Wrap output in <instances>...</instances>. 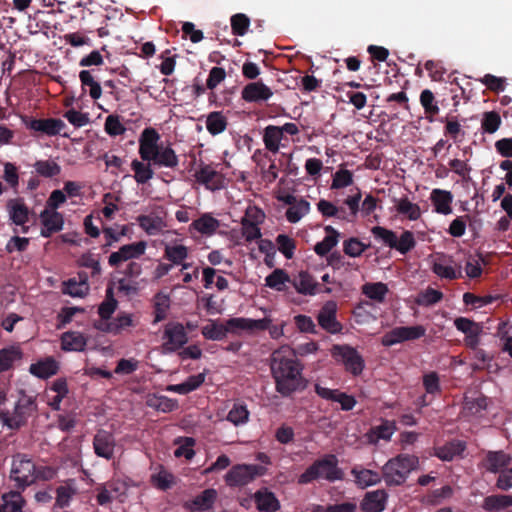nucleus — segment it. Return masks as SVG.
I'll return each instance as SVG.
<instances>
[{"label": "nucleus", "instance_id": "obj_33", "mask_svg": "<svg viewBox=\"0 0 512 512\" xmlns=\"http://www.w3.org/2000/svg\"><path fill=\"white\" fill-rule=\"evenodd\" d=\"M324 230L327 235L314 247L315 253L319 256L327 255L332 250V248L337 245L340 235L339 232L330 225L326 226Z\"/></svg>", "mask_w": 512, "mask_h": 512}, {"label": "nucleus", "instance_id": "obj_50", "mask_svg": "<svg viewBox=\"0 0 512 512\" xmlns=\"http://www.w3.org/2000/svg\"><path fill=\"white\" fill-rule=\"evenodd\" d=\"M502 124L500 114L496 111H487L483 113L481 119V129L483 133L494 134Z\"/></svg>", "mask_w": 512, "mask_h": 512}, {"label": "nucleus", "instance_id": "obj_14", "mask_svg": "<svg viewBox=\"0 0 512 512\" xmlns=\"http://www.w3.org/2000/svg\"><path fill=\"white\" fill-rule=\"evenodd\" d=\"M273 96V91L262 81L246 84L241 91V98L247 103L267 102Z\"/></svg>", "mask_w": 512, "mask_h": 512}, {"label": "nucleus", "instance_id": "obj_7", "mask_svg": "<svg viewBox=\"0 0 512 512\" xmlns=\"http://www.w3.org/2000/svg\"><path fill=\"white\" fill-rule=\"evenodd\" d=\"M265 469L255 464L234 465L225 475V483L229 487H241L252 482L257 476L263 475Z\"/></svg>", "mask_w": 512, "mask_h": 512}, {"label": "nucleus", "instance_id": "obj_56", "mask_svg": "<svg viewBox=\"0 0 512 512\" xmlns=\"http://www.w3.org/2000/svg\"><path fill=\"white\" fill-rule=\"evenodd\" d=\"M79 266L91 269V276L98 277L101 275L102 269L99 261V256L91 252L81 255L78 260Z\"/></svg>", "mask_w": 512, "mask_h": 512}, {"label": "nucleus", "instance_id": "obj_36", "mask_svg": "<svg viewBox=\"0 0 512 512\" xmlns=\"http://www.w3.org/2000/svg\"><path fill=\"white\" fill-rule=\"evenodd\" d=\"M219 221L212 217L210 214H203L198 219L194 220L191 224V228L195 229L203 235H213L219 228Z\"/></svg>", "mask_w": 512, "mask_h": 512}, {"label": "nucleus", "instance_id": "obj_37", "mask_svg": "<svg viewBox=\"0 0 512 512\" xmlns=\"http://www.w3.org/2000/svg\"><path fill=\"white\" fill-rule=\"evenodd\" d=\"M10 219L15 225L23 226L29 220L28 207L17 200H10L7 205Z\"/></svg>", "mask_w": 512, "mask_h": 512}, {"label": "nucleus", "instance_id": "obj_52", "mask_svg": "<svg viewBox=\"0 0 512 512\" xmlns=\"http://www.w3.org/2000/svg\"><path fill=\"white\" fill-rule=\"evenodd\" d=\"M79 79L82 88L89 87V95L92 99L97 100L102 95V88L100 84L94 79L91 72L88 70H82L79 73Z\"/></svg>", "mask_w": 512, "mask_h": 512}, {"label": "nucleus", "instance_id": "obj_35", "mask_svg": "<svg viewBox=\"0 0 512 512\" xmlns=\"http://www.w3.org/2000/svg\"><path fill=\"white\" fill-rule=\"evenodd\" d=\"M395 430V423L385 420L382 424L371 428L366 436L369 443L376 442L379 439L389 441Z\"/></svg>", "mask_w": 512, "mask_h": 512}, {"label": "nucleus", "instance_id": "obj_53", "mask_svg": "<svg viewBox=\"0 0 512 512\" xmlns=\"http://www.w3.org/2000/svg\"><path fill=\"white\" fill-rule=\"evenodd\" d=\"M36 172L45 178H52L61 172V167L55 161L51 160H38L34 163Z\"/></svg>", "mask_w": 512, "mask_h": 512}, {"label": "nucleus", "instance_id": "obj_11", "mask_svg": "<svg viewBox=\"0 0 512 512\" xmlns=\"http://www.w3.org/2000/svg\"><path fill=\"white\" fill-rule=\"evenodd\" d=\"M145 241H138L123 245L118 251L112 252L108 257V264L111 267H118L122 262L140 258L146 250Z\"/></svg>", "mask_w": 512, "mask_h": 512}, {"label": "nucleus", "instance_id": "obj_54", "mask_svg": "<svg viewBox=\"0 0 512 512\" xmlns=\"http://www.w3.org/2000/svg\"><path fill=\"white\" fill-rule=\"evenodd\" d=\"M420 103L427 117L432 119L439 113V107L437 105V102L435 101V96L431 90L425 89L421 92Z\"/></svg>", "mask_w": 512, "mask_h": 512}, {"label": "nucleus", "instance_id": "obj_27", "mask_svg": "<svg viewBox=\"0 0 512 512\" xmlns=\"http://www.w3.org/2000/svg\"><path fill=\"white\" fill-rule=\"evenodd\" d=\"M146 162H152L155 166L158 167H166V168H175L178 166L179 159L176 155L175 151L167 146H160L156 152H154Z\"/></svg>", "mask_w": 512, "mask_h": 512}, {"label": "nucleus", "instance_id": "obj_62", "mask_svg": "<svg viewBox=\"0 0 512 512\" xmlns=\"http://www.w3.org/2000/svg\"><path fill=\"white\" fill-rule=\"evenodd\" d=\"M276 243L278 245V250L285 256V258H293L294 250L296 249V243L294 239L286 234H279L276 237Z\"/></svg>", "mask_w": 512, "mask_h": 512}, {"label": "nucleus", "instance_id": "obj_21", "mask_svg": "<svg viewBox=\"0 0 512 512\" xmlns=\"http://www.w3.org/2000/svg\"><path fill=\"white\" fill-rule=\"evenodd\" d=\"M59 362L53 356H47L32 363L29 372L39 379H48L59 371Z\"/></svg>", "mask_w": 512, "mask_h": 512}, {"label": "nucleus", "instance_id": "obj_22", "mask_svg": "<svg viewBox=\"0 0 512 512\" xmlns=\"http://www.w3.org/2000/svg\"><path fill=\"white\" fill-rule=\"evenodd\" d=\"M218 493L214 488H208L202 491L192 500L184 503V508L191 511H207L213 508Z\"/></svg>", "mask_w": 512, "mask_h": 512}, {"label": "nucleus", "instance_id": "obj_24", "mask_svg": "<svg viewBox=\"0 0 512 512\" xmlns=\"http://www.w3.org/2000/svg\"><path fill=\"white\" fill-rule=\"evenodd\" d=\"M388 494L384 489L369 491L360 503L363 512H382L385 509Z\"/></svg>", "mask_w": 512, "mask_h": 512}, {"label": "nucleus", "instance_id": "obj_46", "mask_svg": "<svg viewBox=\"0 0 512 512\" xmlns=\"http://www.w3.org/2000/svg\"><path fill=\"white\" fill-rule=\"evenodd\" d=\"M3 512H22L25 500L18 491H10L2 495Z\"/></svg>", "mask_w": 512, "mask_h": 512}, {"label": "nucleus", "instance_id": "obj_29", "mask_svg": "<svg viewBox=\"0 0 512 512\" xmlns=\"http://www.w3.org/2000/svg\"><path fill=\"white\" fill-rule=\"evenodd\" d=\"M23 358V351L19 346H9L0 350V373L6 372L14 367L16 362Z\"/></svg>", "mask_w": 512, "mask_h": 512}, {"label": "nucleus", "instance_id": "obj_28", "mask_svg": "<svg viewBox=\"0 0 512 512\" xmlns=\"http://www.w3.org/2000/svg\"><path fill=\"white\" fill-rule=\"evenodd\" d=\"M61 349L65 352H82L87 346V338L78 331H67L61 335Z\"/></svg>", "mask_w": 512, "mask_h": 512}, {"label": "nucleus", "instance_id": "obj_34", "mask_svg": "<svg viewBox=\"0 0 512 512\" xmlns=\"http://www.w3.org/2000/svg\"><path fill=\"white\" fill-rule=\"evenodd\" d=\"M351 474L355 477L356 484L361 488H366L376 485L381 482L382 475L370 469H357L353 468Z\"/></svg>", "mask_w": 512, "mask_h": 512}, {"label": "nucleus", "instance_id": "obj_55", "mask_svg": "<svg viewBox=\"0 0 512 512\" xmlns=\"http://www.w3.org/2000/svg\"><path fill=\"white\" fill-rule=\"evenodd\" d=\"M371 233L376 240L381 241L390 249H393V247L396 246L397 234L394 231L382 226H374L371 229Z\"/></svg>", "mask_w": 512, "mask_h": 512}, {"label": "nucleus", "instance_id": "obj_12", "mask_svg": "<svg viewBox=\"0 0 512 512\" xmlns=\"http://www.w3.org/2000/svg\"><path fill=\"white\" fill-rule=\"evenodd\" d=\"M264 214L260 209L248 208L242 219V235L247 242L261 238L259 224L263 221Z\"/></svg>", "mask_w": 512, "mask_h": 512}, {"label": "nucleus", "instance_id": "obj_38", "mask_svg": "<svg viewBox=\"0 0 512 512\" xmlns=\"http://www.w3.org/2000/svg\"><path fill=\"white\" fill-rule=\"evenodd\" d=\"M362 293L369 299L383 303L388 293V287L383 282L365 283L361 288Z\"/></svg>", "mask_w": 512, "mask_h": 512}, {"label": "nucleus", "instance_id": "obj_13", "mask_svg": "<svg viewBox=\"0 0 512 512\" xmlns=\"http://www.w3.org/2000/svg\"><path fill=\"white\" fill-rule=\"evenodd\" d=\"M116 447V439L114 435L104 429H99L93 437V450L94 453L106 460L114 458Z\"/></svg>", "mask_w": 512, "mask_h": 512}, {"label": "nucleus", "instance_id": "obj_3", "mask_svg": "<svg viewBox=\"0 0 512 512\" xmlns=\"http://www.w3.org/2000/svg\"><path fill=\"white\" fill-rule=\"evenodd\" d=\"M420 460L417 455L400 453L390 458L382 467L381 473L388 487L403 485L411 472L419 469Z\"/></svg>", "mask_w": 512, "mask_h": 512}, {"label": "nucleus", "instance_id": "obj_39", "mask_svg": "<svg viewBox=\"0 0 512 512\" xmlns=\"http://www.w3.org/2000/svg\"><path fill=\"white\" fill-rule=\"evenodd\" d=\"M188 254V247L183 244H166L163 258L168 260L172 265H179L188 258Z\"/></svg>", "mask_w": 512, "mask_h": 512}, {"label": "nucleus", "instance_id": "obj_64", "mask_svg": "<svg viewBox=\"0 0 512 512\" xmlns=\"http://www.w3.org/2000/svg\"><path fill=\"white\" fill-rule=\"evenodd\" d=\"M353 183V174L350 170L340 169L335 172L332 179L331 189H342Z\"/></svg>", "mask_w": 512, "mask_h": 512}, {"label": "nucleus", "instance_id": "obj_5", "mask_svg": "<svg viewBox=\"0 0 512 512\" xmlns=\"http://www.w3.org/2000/svg\"><path fill=\"white\" fill-rule=\"evenodd\" d=\"M331 355L333 359L344 365L345 370L353 376H358L362 373L365 362L356 348L347 344H335L331 348Z\"/></svg>", "mask_w": 512, "mask_h": 512}, {"label": "nucleus", "instance_id": "obj_15", "mask_svg": "<svg viewBox=\"0 0 512 512\" xmlns=\"http://www.w3.org/2000/svg\"><path fill=\"white\" fill-rule=\"evenodd\" d=\"M194 177L208 190L215 191L222 188V176L211 164L200 162Z\"/></svg>", "mask_w": 512, "mask_h": 512}, {"label": "nucleus", "instance_id": "obj_45", "mask_svg": "<svg viewBox=\"0 0 512 512\" xmlns=\"http://www.w3.org/2000/svg\"><path fill=\"white\" fill-rule=\"evenodd\" d=\"M395 207L398 214L406 216L411 221H416L421 217L420 207L412 203L406 196L397 200Z\"/></svg>", "mask_w": 512, "mask_h": 512}, {"label": "nucleus", "instance_id": "obj_19", "mask_svg": "<svg viewBox=\"0 0 512 512\" xmlns=\"http://www.w3.org/2000/svg\"><path fill=\"white\" fill-rule=\"evenodd\" d=\"M26 127L30 130L41 132L48 136H55L61 133L66 124L57 118L30 119L25 121Z\"/></svg>", "mask_w": 512, "mask_h": 512}, {"label": "nucleus", "instance_id": "obj_57", "mask_svg": "<svg viewBox=\"0 0 512 512\" xmlns=\"http://www.w3.org/2000/svg\"><path fill=\"white\" fill-rule=\"evenodd\" d=\"M415 246L416 240L414 234L409 230H405L402 232L400 238L397 237L396 246H394L393 249L397 250L402 255H406L414 249Z\"/></svg>", "mask_w": 512, "mask_h": 512}, {"label": "nucleus", "instance_id": "obj_58", "mask_svg": "<svg viewBox=\"0 0 512 512\" xmlns=\"http://www.w3.org/2000/svg\"><path fill=\"white\" fill-rule=\"evenodd\" d=\"M149 406L163 413H169L176 410L179 404L176 399L167 396H158L149 400Z\"/></svg>", "mask_w": 512, "mask_h": 512}, {"label": "nucleus", "instance_id": "obj_40", "mask_svg": "<svg viewBox=\"0 0 512 512\" xmlns=\"http://www.w3.org/2000/svg\"><path fill=\"white\" fill-rule=\"evenodd\" d=\"M227 118L220 111H213L207 115L206 128L207 131L212 135L216 136L224 132L227 128Z\"/></svg>", "mask_w": 512, "mask_h": 512}, {"label": "nucleus", "instance_id": "obj_6", "mask_svg": "<svg viewBox=\"0 0 512 512\" xmlns=\"http://www.w3.org/2000/svg\"><path fill=\"white\" fill-rule=\"evenodd\" d=\"M36 408L35 401L32 397L23 396L20 398L14 408V412L10 415L9 411H1L0 419L3 424L10 429H19L23 426L32 411Z\"/></svg>", "mask_w": 512, "mask_h": 512}, {"label": "nucleus", "instance_id": "obj_51", "mask_svg": "<svg viewBox=\"0 0 512 512\" xmlns=\"http://www.w3.org/2000/svg\"><path fill=\"white\" fill-rule=\"evenodd\" d=\"M137 222L148 235H156L163 228V220L160 217L139 215L137 217Z\"/></svg>", "mask_w": 512, "mask_h": 512}, {"label": "nucleus", "instance_id": "obj_31", "mask_svg": "<svg viewBox=\"0 0 512 512\" xmlns=\"http://www.w3.org/2000/svg\"><path fill=\"white\" fill-rule=\"evenodd\" d=\"M292 285L296 291L303 295H315L317 292L318 283L314 281L313 277L307 271H301L291 280Z\"/></svg>", "mask_w": 512, "mask_h": 512}, {"label": "nucleus", "instance_id": "obj_10", "mask_svg": "<svg viewBox=\"0 0 512 512\" xmlns=\"http://www.w3.org/2000/svg\"><path fill=\"white\" fill-rule=\"evenodd\" d=\"M163 348L167 352H176L183 348L188 342V335L183 324L170 322L165 326Z\"/></svg>", "mask_w": 512, "mask_h": 512}, {"label": "nucleus", "instance_id": "obj_49", "mask_svg": "<svg viewBox=\"0 0 512 512\" xmlns=\"http://www.w3.org/2000/svg\"><path fill=\"white\" fill-rule=\"evenodd\" d=\"M310 211V203L301 198L286 210V218L290 223H297Z\"/></svg>", "mask_w": 512, "mask_h": 512}, {"label": "nucleus", "instance_id": "obj_41", "mask_svg": "<svg viewBox=\"0 0 512 512\" xmlns=\"http://www.w3.org/2000/svg\"><path fill=\"white\" fill-rule=\"evenodd\" d=\"M131 169L134 172L133 177L137 184H145L154 176V171L151 168V162L144 163L143 160L139 161L134 159L131 162Z\"/></svg>", "mask_w": 512, "mask_h": 512}, {"label": "nucleus", "instance_id": "obj_47", "mask_svg": "<svg viewBox=\"0 0 512 512\" xmlns=\"http://www.w3.org/2000/svg\"><path fill=\"white\" fill-rule=\"evenodd\" d=\"M462 442H450L443 446L435 448V456L442 461H452L455 456L464 450Z\"/></svg>", "mask_w": 512, "mask_h": 512}, {"label": "nucleus", "instance_id": "obj_30", "mask_svg": "<svg viewBox=\"0 0 512 512\" xmlns=\"http://www.w3.org/2000/svg\"><path fill=\"white\" fill-rule=\"evenodd\" d=\"M512 506V495L493 494L485 497L482 509L486 512H498Z\"/></svg>", "mask_w": 512, "mask_h": 512}, {"label": "nucleus", "instance_id": "obj_2", "mask_svg": "<svg viewBox=\"0 0 512 512\" xmlns=\"http://www.w3.org/2000/svg\"><path fill=\"white\" fill-rule=\"evenodd\" d=\"M335 454H325L316 459L305 471L299 475L298 484L307 485L314 481L325 480L329 483L343 480L344 472L338 466Z\"/></svg>", "mask_w": 512, "mask_h": 512}, {"label": "nucleus", "instance_id": "obj_20", "mask_svg": "<svg viewBox=\"0 0 512 512\" xmlns=\"http://www.w3.org/2000/svg\"><path fill=\"white\" fill-rule=\"evenodd\" d=\"M159 133L152 127L145 128L139 138V155L143 161H146L160 147Z\"/></svg>", "mask_w": 512, "mask_h": 512}, {"label": "nucleus", "instance_id": "obj_17", "mask_svg": "<svg viewBox=\"0 0 512 512\" xmlns=\"http://www.w3.org/2000/svg\"><path fill=\"white\" fill-rule=\"evenodd\" d=\"M315 392L319 397L325 400L338 402L341 405V409L344 411L352 410L357 403L354 396L348 395L337 389L323 387L320 384H315Z\"/></svg>", "mask_w": 512, "mask_h": 512}, {"label": "nucleus", "instance_id": "obj_18", "mask_svg": "<svg viewBox=\"0 0 512 512\" xmlns=\"http://www.w3.org/2000/svg\"><path fill=\"white\" fill-rule=\"evenodd\" d=\"M40 220L42 224L40 235L44 238L51 237L54 233L61 231L64 226L63 215L57 211L44 209L40 213Z\"/></svg>", "mask_w": 512, "mask_h": 512}, {"label": "nucleus", "instance_id": "obj_32", "mask_svg": "<svg viewBox=\"0 0 512 512\" xmlns=\"http://www.w3.org/2000/svg\"><path fill=\"white\" fill-rule=\"evenodd\" d=\"M171 306V299L168 294L163 292H158L155 294L153 298V313L154 320L153 323L156 324L161 322L167 318L168 311Z\"/></svg>", "mask_w": 512, "mask_h": 512}, {"label": "nucleus", "instance_id": "obj_4", "mask_svg": "<svg viewBox=\"0 0 512 512\" xmlns=\"http://www.w3.org/2000/svg\"><path fill=\"white\" fill-rule=\"evenodd\" d=\"M36 465L26 454L13 456L10 479L18 489H25L36 481Z\"/></svg>", "mask_w": 512, "mask_h": 512}, {"label": "nucleus", "instance_id": "obj_25", "mask_svg": "<svg viewBox=\"0 0 512 512\" xmlns=\"http://www.w3.org/2000/svg\"><path fill=\"white\" fill-rule=\"evenodd\" d=\"M256 508L260 512H276L281 505L273 492L264 487L257 490L253 495Z\"/></svg>", "mask_w": 512, "mask_h": 512}, {"label": "nucleus", "instance_id": "obj_48", "mask_svg": "<svg viewBox=\"0 0 512 512\" xmlns=\"http://www.w3.org/2000/svg\"><path fill=\"white\" fill-rule=\"evenodd\" d=\"M211 323L202 328V335L205 339L220 341L223 340L228 333L227 324H221L217 321H210Z\"/></svg>", "mask_w": 512, "mask_h": 512}, {"label": "nucleus", "instance_id": "obj_59", "mask_svg": "<svg viewBox=\"0 0 512 512\" xmlns=\"http://www.w3.org/2000/svg\"><path fill=\"white\" fill-rule=\"evenodd\" d=\"M454 325L457 330L465 334V337H468V335H473L474 333H482V326L480 324L465 317L456 318L454 320Z\"/></svg>", "mask_w": 512, "mask_h": 512}, {"label": "nucleus", "instance_id": "obj_8", "mask_svg": "<svg viewBox=\"0 0 512 512\" xmlns=\"http://www.w3.org/2000/svg\"><path fill=\"white\" fill-rule=\"evenodd\" d=\"M425 333L426 329L422 325L398 326L386 332L381 339V343L385 347H391L398 343L419 339Z\"/></svg>", "mask_w": 512, "mask_h": 512}, {"label": "nucleus", "instance_id": "obj_16", "mask_svg": "<svg viewBox=\"0 0 512 512\" xmlns=\"http://www.w3.org/2000/svg\"><path fill=\"white\" fill-rule=\"evenodd\" d=\"M337 304L334 301H327L320 309L317 321L319 325L331 334L340 333L342 324L336 319Z\"/></svg>", "mask_w": 512, "mask_h": 512}, {"label": "nucleus", "instance_id": "obj_9", "mask_svg": "<svg viewBox=\"0 0 512 512\" xmlns=\"http://www.w3.org/2000/svg\"><path fill=\"white\" fill-rule=\"evenodd\" d=\"M455 261L451 255L436 253L432 263V271L440 278L456 280L463 277L461 266H454Z\"/></svg>", "mask_w": 512, "mask_h": 512}, {"label": "nucleus", "instance_id": "obj_60", "mask_svg": "<svg viewBox=\"0 0 512 512\" xmlns=\"http://www.w3.org/2000/svg\"><path fill=\"white\" fill-rule=\"evenodd\" d=\"M250 26V19L247 15L237 13L231 17L232 33L237 36H244Z\"/></svg>", "mask_w": 512, "mask_h": 512}, {"label": "nucleus", "instance_id": "obj_61", "mask_svg": "<svg viewBox=\"0 0 512 512\" xmlns=\"http://www.w3.org/2000/svg\"><path fill=\"white\" fill-rule=\"evenodd\" d=\"M369 247L358 238L351 237L343 242V251L350 257H359Z\"/></svg>", "mask_w": 512, "mask_h": 512}, {"label": "nucleus", "instance_id": "obj_23", "mask_svg": "<svg viewBox=\"0 0 512 512\" xmlns=\"http://www.w3.org/2000/svg\"><path fill=\"white\" fill-rule=\"evenodd\" d=\"M510 462L511 457L504 451H488L481 461V467L487 472L496 474L509 466Z\"/></svg>", "mask_w": 512, "mask_h": 512}, {"label": "nucleus", "instance_id": "obj_44", "mask_svg": "<svg viewBox=\"0 0 512 512\" xmlns=\"http://www.w3.org/2000/svg\"><path fill=\"white\" fill-rule=\"evenodd\" d=\"M286 283H291L290 276L285 270L280 268L275 269L265 278L266 286L279 292L285 291Z\"/></svg>", "mask_w": 512, "mask_h": 512}, {"label": "nucleus", "instance_id": "obj_63", "mask_svg": "<svg viewBox=\"0 0 512 512\" xmlns=\"http://www.w3.org/2000/svg\"><path fill=\"white\" fill-rule=\"evenodd\" d=\"M477 80L485 85L487 89L495 93L502 92L506 88V79L492 74H485L482 78Z\"/></svg>", "mask_w": 512, "mask_h": 512}, {"label": "nucleus", "instance_id": "obj_42", "mask_svg": "<svg viewBox=\"0 0 512 512\" xmlns=\"http://www.w3.org/2000/svg\"><path fill=\"white\" fill-rule=\"evenodd\" d=\"M250 412L247 405L242 402H235L227 414V421L235 426H241L249 421Z\"/></svg>", "mask_w": 512, "mask_h": 512}, {"label": "nucleus", "instance_id": "obj_1", "mask_svg": "<svg viewBox=\"0 0 512 512\" xmlns=\"http://www.w3.org/2000/svg\"><path fill=\"white\" fill-rule=\"evenodd\" d=\"M270 369L275 389L283 397L306 388V380L302 376L303 367L290 347L282 346L272 352Z\"/></svg>", "mask_w": 512, "mask_h": 512}, {"label": "nucleus", "instance_id": "obj_26", "mask_svg": "<svg viewBox=\"0 0 512 512\" xmlns=\"http://www.w3.org/2000/svg\"><path fill=\"white\" fill-rule=\"evenodd\" d=\"M430 200L436 213L442 215L452 213L453 194L450 191L435 188L431 192Z\"/></svg>", "mask_w": 512, "mask_h": 512}, {"label": "nucleus", "instance_id": "obj_43", "mask_svg": "<svg viewBox=\"0 0 512 512\" xmlns=\"http://www.w3.org/2000/svg\"><path fill=\"white\" fill-rule=\"evenodd\" d=\"M283 135L279 126L269 125L264 129L263 142L267 150L277 153Z\"/></svg>", "mask_w": 512, "mask_h": 512}]
</instances>
